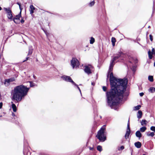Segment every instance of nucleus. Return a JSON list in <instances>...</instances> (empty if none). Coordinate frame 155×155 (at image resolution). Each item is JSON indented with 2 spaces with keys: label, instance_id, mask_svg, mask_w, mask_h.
Instances as JSON below:
<instances>
[{
  "label": "nucleus",
  "instance_id": "obj_5",
  "mask_svg": "<svg viewBox=\"0 0 155 155\" xmlns=\"http://www.w3.org/2000/svg\"><path fill=\"white\" fill-rule=\"evenodd\" d=\"M71 66L73 68L78 67L80 65L78 61L76 58H73L71 61Z\"/></svg>",
  "mask_w": 155,
  "mask_h": 155
},
{
  "label": "nucleus",
  "instance_id": "obj_29",
  "mask_svg": "<svg viewBox=\"0 0 155 155\" xmlns=\"http://www.w3.org/2000/svg\"><path fill=\"white\" fill-rule=\"evenodd\" d=\"M30 83V87H32L35 86V84L33 83L31 81H29Z\"/></svg>",
  "mask_w": 155,
  "mask_h": 155
},
{
  "label": "nucleus",
  "instance_id": "obj_32",
  "mask_svg": "<svg viewBox=\"0 0 155 155\" xmlns=\"http://www.w3.org/2000/svg\"><path fill=\"white\" fill-rule=\"evenodd\" d=\"M116 39L115 38L112 37L111 38V42L112 43H115Z\"/></svg>",
  "mask_w": 155,
  "mask_h": 155
},
{
  "label": "nucleus",
  "instance_id": "obj_13",
  "mask_svg": "<svg viewBox=\"0 0 155 155\" xmlns=\"http://www.w3.org/2000/svg\"><path fill=\"white\" fill-rule=\"evenodd\" d=\"M130 129H127V130L126 131L125 135V137L126 139H127L128 138L130 134Z\"/></svg>",
  "mask_w": 155,
  "mask_h": 155
},
{
  "label": "nucleus",
  "instance_id": "obj_16",
  "mask_svg": "<svg viewBox=\"0 0 155 155\" xmlns=\"http://www.w3.org/2000/svg\"><path fill=\"white\" fill-rule=\"evenodd\" d=\"M11 103H12V107L13 111L14 112H16L17 110V107L13 103V102H11Z\"/></svg>",
  "mask_w": 155,
  "mask_h": 155
},
{
  "label": "nucleus",
  "instance_id": "obj_51",
  "mask_svg": "<svg viewBox=\"0 0 155 155\" xmlns=\"http://www.w3.org/2000/svg\"><path fill=\"white\" fill-rule=\"evenodd\" d=\"M150 26H149L148 27V28H150Z\"/></svg>",
  "mask_w": 155,
  "mask_h": 155
},
{
  "label": "nucleus",
  "instance_id": "obj_45",
  "mask_svg": "<svg viewBox=\"0 0 155 155\" xmlns=\"http://www.w3.org/2000/svg\"><path fill=\"white\" fill-rule=\"evenodd\" d=\"M95 84V83L94 82H91V85L93 86H94Z\"/></svg>",
  "mask_w": 155,
  "mask_h": 155
},
{
  "label": "nucleus",
  "instance_id": "obj_9",
  "mask_svg": "<svg viewBox=\"0 0 155 155\" xmlns=\"http://www.w3.org/2000/svg\"><path fill=\"white\" fill-rule=\"evenodd\" d=\"M15 79L14 78H12L8 79L5 80L4 84L6 87L8 86L10 84V82L14 81Z\"/></svg>",
  "mask_w": 155,
  "mask_h": 155
},
{
  "label": "nucleus",
  "instance_id": "obj_6",
  "mask_svg": "<svg viewBox=\"0 0 155 155\" xmlns=\"http://www.w3.org/2000/svg\"><path fill=\"white\" fill-rule=\"evenodd\" d=\"M4 10L5 11L7 14V17L11 21L12 19L13 16L12 12L9 8H4Z\"/></svg>",
  "mask_w": 155,
  "mask_h": 155
},
{
  "label": "nucleus",
  "instance_id": "obj_42",
  "mask_svg": "<svg viewBox=\"0 0 155 155\" xmlns=\"http://www.w3.org/2000/svg\"><path fill=\"white\" fill-rule=\"evenodd\" d=\"M26 151H25V149H24L23 150V153H24V154L25 155L26 154Z\"/></svg>",
  "mask_w": 155,
  "mask_h": 155
},
{
  "label": "nucleus",
  "instance_id": "obj_7",
  "mask_svg": "<svg viewBox=\"0 0 155 155\" xmlns=\"http://www.w3.org/2000/svg\"><path fill=\"white\" fill-rule=\"evenodd\" d=\"M84 67V71L88 75L91 74V70L93 69V67L91 65L85 66Z\"/></svg>",
  "mask_w": 155,
  "mask_h": 155
},
{
  "label": "nucleus",
  "instance_id": "obj_34",
  "mask_svg": "<svg viewBox=\"0 0 155 155\" xmlns=\"http://www.w3.org/2000/svg\"><path fill=\"white\" fill-rule=\"evenodd\" d=\"M102 88L104 91H107V88L106 87L104 86Z\"/></svg>",
  "mask_w": 155,
  "mask_h": 155
},
{
  "label": "nucleus",
  "instance_id": "obj_24",
  "mask_svg": "<svg viewBox=\"0 0 155 155\" xmlns=\"http://www.w3.org/2000/svg\"><path fill=\"white\" fill-rule=\"evenodd\" d=\"M147 121L145 120H142L141 122V125L143 126L146 124Z\"/></svg>",
  "mask_w": 155,
  "mask_h": 155
},
{
  "label": "nucleus",
  "instance_id": "obj_18",
  "mask_svg": "<svg viewBox=\"0 0 155 155\" xmlns=\"http://www.w3.org/2000/svg\"><path fill=\"white\" fill-rule=\"evenodd\" d=\"M21 17V11H20L19 13L16 15L15 17L14 18H13V19H20V18Z\"/></svg>",
  "mask_w": 155,
  "mask_h": 155
},
{
  "label": "nucleus",
  "instance_id": "obj_37",
  "mask_svg": "<svg viewBox=\"0 0 155 155\" xmlns=\"http://www.w3.org/2000/svg\"><path fill=\"white\" fill-rule=\"evenodd\" d=\"M29 58V57H27L26 58V60H24L23 61V62H24L25 61H27L28 60Z\"/></svg>",
  "mask_w": 155,
  "mask_h": 155
},
{
  "label": "nucleus",
  "instance_id": "obj_12",
  "mask_svg": "<svg viewBox=\"0 0 155 155\" xmlns=\"http://www.w3.org/2000/svg\"><path fill=\"white\" fill-rule=\"evenodd\" d=\"M35 8L32 5H31L30 6V9L29 10L30 14H32L34 12V10L35 9Z\"/></svg>",
  "mask_w": 155,
  "mask_h": 155
},
{
  "label": "nucleus",
  "instance_id": "obj_40",
  "mask_svg": "<svg viewBox=\"0 0 155 155\" xmlns=\"http://www.w3.org/2000/svg\"><path fill=\"white\" fill-rule=\"evenodd\" d=\"M21 23L22 24H23L24 22V20L23 18H22L21 21Z\"/></svg>",
  "mask_w": 155,
  "mask_h": 155
},
{
  "label": "nucleus",
  "instance_id": "obj_8",
  "mask_svg": "<svg viewBox=\"0 0 155 155\" xmlns=\"http://www.w3.org/2000/svg\"><path fill=\"white\" fill-rule=\"evenodd\" d=\"M61 78L66 81L71 82L72 84L74 83L75 84V83L72 80L70 76L63 75L61 77Z\"/></svg>",
  "mask_w": 155,
  "mask_h": 155
},
{
  "label": "nucleus",
  "instance_id": "obj_3",
  "mask_svg": "<svg viewBox=\"0 0 155 155\" xmlns=\"http://www.w3.org/2000/svg\"><path fill=\"white\" fill-rule=\"evenodd\" d=\"M106 125H104L103 127H101L100 129L98 131L96 137L101 142H104L106 140V137L104 134L105 131V127Z\"/></svg>",
  "mask_w": 155,
  "mask_h": 155
},
{
  "label": "nucleus",
  "instance_id": "obj_21",
  "mask_svg": "<svg viewBox=\"0 0 155 155\" xmlns=\"http://www.w3.org/2000/svg\"><path fill=\"white\" fill-rule=\"evenodd\" d=\"M14 21V22L16 24H19L20 22V19H13L12 20V21Z\"/></svg>",
  "mask_w": 155,
  "mask_h": 155
},
{
  "label": "nucleus",
  "instance_id": "obj_33",
  "mask_svg": "<svg viewBox=\"0 0 155 155\" xmlns=\"http://www.w3.org/2000/svg\"><path fill=\"white\" fill-rule=\"evenodd\" d=\"M130 121H129V120L128 123H127V129H130Z\"/></svg>",
  "mask_w": 155,
  "mask_h": 155
},
{
  "label": "nucleus",
  "instance_id": "obj_50",
  "mask_svg": "<svg viewBox=\"0 0 155 155\" xmlns=\"http://www.w3.org/2000/svg\"><path fill=\"white\" fill-rule=\"evenodd\" d=\"M154 66L155 67V61L154 62Z\"/></svg>",
  "mask_w": 155,
  "mask_h": 155
},
{
  "label": "nucleus",
  "instance_id": "obj_20",
  "mask_svg": "<svg viewBox=\"0 0 155 155\" xmlns=\"http://www.w3.org/2000/svg\"><path fill=\"white\" fill-rule=\"evenodd\" d=\"M147 128L145 127H143L140 129V131L142 132H144L146 130Z\"/></svg>",
  "mask_w": 155,
  "mask_h": 155
},
{
  "label": "nucleus",
  "instance_id": "obj_1",
  "mask_svg": "<svg viewBox=\"0 0 155 155\" xmlns=\"http://www.w3.org/2000/svg\"><path fill=\"white\" fill-rule=\"evenodd\" d=\"M110 77L111 90L106 92V95L108 105L112 108L123 98L126 100L129 92L126 91L127 83V79H117L113 76L112 72L110 73Z\"/></svg>",
  "mask_w": 155,
  "mask_h": 155
},
{
  "label": "nucleus",
  "instance_id": "obj_2",
  "mask_svg": "<svg viewBox=\"0 0 155 155\" xmlns=\"http://www.w3.org/2000/svg\"><path fill=\"white\" fill-rule=\"evenodd\" d=\"M29 89L23 85L15 87L11 92L12 100L16 101L15 103L21 101L27 95Z\"/></svg>",
  "mask_w": 155,
  "mask_h": 155
},
{
  "label": "nucleus",
  "instance_id": "obj_39",
  "mask_svg": "<svg viewBox=\"0 0 155 155\" xmlns=\"http://www.w3.org/2000/svg\"><path fill=\"white\" fill-rule=\"evenodd\" d=\"M140 95V97H142L144 95V93L143 92L140 93L139 94Z\"/></svg>",
  "mask_w": 155,
  "mask_h": 155
},
{
  "label": "nucleus",
  "instance_id": "obj_47",
  "mask_svg": "<svg viewBox=\"0 0 155 155\" xmlns=\"http://www.w3.org/2000/svg\"><path fill=\"white\" fill-rule=\"evenodd\" d=\"M89 149H90V150H93L94 149L93 147H90Z\"/></svg>",
  "mask_w": 155,
  "mask_h": 155
},
{
  "label": "nucleus",
  "instance_id": "obj_52",
  "mask_svg": "<svg viewBox=\"0 0 155 155\" xmlns=\"http://www.w3.org/2000/svg\"><path fill=\"white\" fill-rule=\"evenodd\" d=\"M35 76L34 75V76H33V77H34V78H35Z\"/></svg>",
  "mask_w": 155,
  "mask_h": 155
},
{
  "label": "nucleus",
  "instance_id": "obj_31",
  "mask_svg": "<svg viewBox=\"0 0 155 155\" xmlns=\"http://www.w3.org/2000/svg\"><path fill=\"white\" fill-rule=\"evenodd\" d=\"M95 3V2L94 1H93L91 2L90 3H89V5L90 6H93V5H94V4Z\"/></svg>",
  "mask_w": 155,
  "mask_h": 155
},
{
  "label": "nucleus",
  "instance_id": "obj_54",
  "mask_svg": "<svg viewBox=\"0 0 155 155\" xmlns=\"http://www.w3.org/2000/svg\"><path fill=\"white\" fill-rule=\"evenodd\" d=\"M36 61H38V59H37V60H36Z\"/></svg>",
  "mask_w": 155,
  "mask_h": 155
},
{
  "label": "nucleus",
  "instance_id": "obj_44",
  "mask_svg": "<svg viewBox=\"0 0 155 155\" xmlns=\"http://www.w3.org/2000/svg\"><path fill=\"white\" fill-rule=\"evenodd\" d=\"M19 7V8H20V11H21V10L22 9V8H21V6H20V7Z\"/></svg>",
  "mask_w": 155,
  "mask_h": 155
},
{
  "label": "nucleus",
  "instance_id": "obj_30",
  "mask_svg": "<svg viewBox=\"0 0 155 155\" xmlns=\"http://www.w3.org/2000/svg\"><path fill=\"white\" fill-rule=\"evenodd\" d=\"M155 5V3L154 2H153V11H152V14H153L155 10V8L154 7V6Z\"/></svg>",
  "mask_w": 155,
  "mask_h": 155
},
{
  "label": "nucleus",
  "instance_id": "obj_53",
  "mask_svg": "<svg viewBox=\"0 0 155 155\" xmlns=\"http://www.w3.org/2000/svg\"><path fill=\"white\" fill-rule=\"evenodd\" d=\"M142 155H146L145 154H143Z\"/></svg>",
  "mask_w": 155,
  "mask_h": 155
},
{
  "label": "nucleus",
  "instance_id": "obj_19",
  "mask_svg": "<svg viewBox=\"0 0 155 155\" xmlns=\"http://www.w3.org/2000/svg\"><path fill=\"white\" fill-rule=\"evenodd\" d=\"M148 91L151 93H153L155 92V87H151L149 89Z\"/></svg>",
  "mask_w": 155,
  "mask_h": 155
},
{
  "label": "nucleus",
  "instance_id": "obj_17",
  "mask_svg": "<svg viewBox=\"0 0 155 155\" xmlns=\"http://www.w3.org/2000/svg\"><path fill=\"white\" fill-rule=\"evenodd\" d=\"M142 113L141 111L139 110L137 113V117L139 119L142 116Z\"/></svg>",
  "mask_w": 155,
  "mask_h": 155
},
{
  "label": "nucleus",
  "instance_id": "obj_48",
  "mask_svg": "<svg viewBox=\"0 0 155 155\" xmlns=\"http://www.w3.org/2000/svg\"><path fill=\"white\" fill-rule=\"evenodd\" d=\"M112 45L113 46H114L115 45V43H112Z\"/></svg>",
  "mask_w": 155,
  "mask_h": 155
},
{
  "label": "nucleus",
  "instance_id": "obj_22",
  "mask_svg": "<svg viewBox=\"0 0 155 155\" xmlns=\"http://www.w3.org/2000/svg\"><path fill=\"white\" fill-rule=\"evenodd\" d=\"M148 79V80L150 82H153V77L152 76H149Z\"/></svg>",
  "mask_w": 155,
  "mask_h": 155
},
{
  "label": "nucleus",
  "instance_id": "obj_28",
  "mask_svg": "<svg viewBox=\"0 0 155 155\" xmlns=\"http://www.w3.org/2000/svg\"><path fill=\"white\" fill-rule=\"evenodd\" d=\"M72 84L73 85H74L75 87H76L78 88V89L79 90V91L80 92L81 94V89H80L79 87L78 86V85L76 83H75V84H74V83H73Z\"/></svg>",
  "mask_w": 155,
  "mask_h": 155
},
{
  "label": "nucleus",
  "instance_id": "obj_35",
  "mask_svg": "<svg viewBox=\"0 0 155 155\" xmlns=\"http://www.w3.org/2000/svg\"><path fill=\"white\" fill-rule=\"evenodd\" d=\"M150 130L152 131H153L154 130H155V127L154 126H152L150 127Z\"/></svg>",
  "mask_w": 155,
  "mask_h": 155
},
{
  "label": "nucleus",
  "instance_id": "obj_4",
  "mask_svg": "<svg viewBox=\"0 0 155 155\" xmlns=\"http://www.w3.org/2000/svg\"><path fill=\"white\" fill-rule=\"evenodd\" d=\"M123 54V53L122 52L120 51L111 60L109 67L108 73L112 71L114 66L115 64V61L119 58L122 57V55Z\"/></svg>",
  "mask_w": 155,
  "mask_h": 155
},
{
  "label": "nucleus",
  "instance_id": "obj_23",
  "mask_svg": "<svg viewBox=\"0 0 155 155\" xmlns=\"http://www.w3.org/2000/svg\"><path fill=\"white\" fill-rule=\"evenodd\" d=\"M147 135L148 136H151L153 137L155 135L154 133L153 132H150V134L147 133Z\"/></svg>",
  "mask_w": 155,
  "mask_h": 155
},
{
  "label": "nucleus",
  "instance_id": "obj_55",
  "mask_svg": "<svg viewBox=\"0 0 155 155\" xmlns=\"http://www.w3.org/2000/svg\"><path fill=\"white\" fill-rule=\"evenodd\" d=\"M0 117H2V116H0Z\"/></svg>",
  "mask_w": 155,
  "mask_h": 155
},
{
  "label": "nucleus",
  "instance_id": "obj_36",
  "mask_svg": "<svg viewBox=\"0 0 155 155\" xmlns=\"http://www.w3.org/2000/svg\"><path fill=\"white\" fill-rule=\"evenodd\" d=\"M151 41H152L153 40V36L151 35H149Z\"/></svg>",
  "mask_w": 155,
  "mask_h": 155
},
{
  "label": "nucleus",
  "instance_id": "obj_26",
  "mask_svg": "<svg viewBox=\"0 0 155 155\" xmlns=\"http://www.w3.org/2000/svg\"><path fill=\"white\" fill-rule=\"evenodd\" d=\"M97 150L101 152L102 150V147L100 145H98L97 147Z\"/></svg>",
  "mask_w": 155,
  "mask_h": 155
},
{
  "label": "nucleus",
  "instance_id": "obj_46",
  "mask_svg": "<svg viewBox=\"0 0 155 155\" xmlns=\"http://www.w3.org/2000/svg\"><path fill=\"white\" fill-rule=\"evenodd\" d=\"M12 116L13 117H15V114L14 113H12Z\"/></svg>",
  "mask_w": 155,
  "mask_h": 155
},
{
  "label": "nucleus",
  "instance_id": "obj_41",
  "mask_svg": "<svg viewBox=\"0 0 155 155\" xmlns=\"http://www.w3.org/2000/svg\"><path fill=\"white\" fill-rule=\"evenodd\" d=\"M120 149L121 150H123L124 149V147L123 146H122L120 147Z\"/></svg>",
  "mask_w": 155,
  "mask_h": 155
},
{
  "label": "nucleus",
  "instance_id": "obj_43",
  "mask_svg": "<svg viewBox=\"0 0 155 155\" xmlns=\"http://www.w3.org/2000/svg\"><path fill=\"white\" fill-rule=\"evenodd\" d=\"M17 4H18V5H19V7H20V6H21V3H20L19 2H17Z\"/></svg>",
  "mask_w": 155,
  "mask_h": 155
},
{
  "label": "nucleus",
  "instance_id": "obj_14",
  "mask_svg": "<svg viewBox=\"0 0 155 155\" xmlns=\"http://www.w3.org/2000/svg\"><path fill=\"white\" fill-rule=\"evenodd\" d=\"M135 146L137 148H140L141 146V143L140 142L138 141L134 143Z\"/></svg>",
  "mask_w": 155,
  "mask_h": 155
},
{
  "label": "nucleus",
  "instance_id": "obj_25",
  "mask_svg": "<svg viewBox=\"0 0 155 155\" xmlns=\"http://www.w3.org/2000/svg\"><path fill=\"white\" fill-rule=\"evenodd\" d=\"M141 106L140 105H137L135 107H134V110H139Z\"/></svg>",
  "mask_w": 155,
  "mask_h": 155
},
{
  "label": "nucleus",
  "instance_id": "obj_49",
  "mask_svg": "<svg viewBox=\"0 0 155 155\" xmlns=\"http://www.w3.org/2000/svg\"><path fill=\"white\" fill-rule=\"evenodd\" d=\"M2 9V8L1 7H0V11Z\"/></svg>",
  "mask_w": 155,
  "mask_h": 155
},
{
  "label": "nucleus",
  "instance_id": "obj_27",
  "mask_svg": "<svg viewBox=\"0 0 155 155\" xmlns=\"http://www.w3.org/2000/svg\"><path fill=\"white\" fill-rule=\"evenodd\" d=\"M94 39L92 37H91L90 40V43L91 44H93L94 42Z\"/></svg>",
  "mask_w": 155,
  "mask_h": 155
},
{
  "label": "nucleus",
  "instance_id": "obj_15",
  "mask_svg": "<svg viewBox=\"0 0 155 155\" xmlns=\"http://www.w3.org/2000/svg\"><path fill=\"white\" fill-rule=\"evenodd\" d=\"M135 135L137 137L139 138H140L142 137V134L139 130H138L136 131Z\"/></svg>",
  "mask_w": 155,
  "mask_h": 155
},
{
  "label": "nucleus",
  "instance_id": "obj_11",
  "mask_svg": "<svg viewBox=\"0 0 155 155\" xmlns=\"http://www.w3.org/2000/svg\"><path fill=\"white\" fill-rule=\"evenodd\" d=\"M33 48L32 46H30L28 48V56H30L32 53L33 52Z\"/></svg>",
  "mask_w": 155,
  "mask_h": 155
},
{
  "label": "nucleus",
  "instance_id": "obj_10",
  "mask_svg": "<svg viewBox=\"0 0 155 155\" xmlns=\"http://www.w3.org/2000/svg\"><path fill=\"white\" fill-rule=\"evenodd\" d=\"M148 55L149 58L151 59L153 58V55L155 54V50L154 48H152V51L150 50H149L148 52Z\"/></svg>",
  "mask_w": 155,
  "mask_h": 155
},
{
  "label": "nucleus",
  "instance_id": "obj_38",
  "mask_svg": "<svg viewBox=\"0 0 155 155\" xmlns=\"http://www.w3.org/2000/svg\"><path fill=\"white\" fill-rule=\"evenodd\" d=\"M3 106V103L2 102L0 103V109H1Z\"/></svg>",
  "mask_w": 155,
  "mask_h": 155
}]
</instances>
